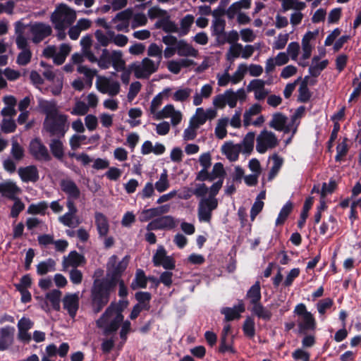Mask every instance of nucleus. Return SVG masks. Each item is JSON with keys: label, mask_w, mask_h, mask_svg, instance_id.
Returning <instances> with one entry per match:
<instances>
[{"label": "nucleus", "mask_w": 361, "mask_h": 361, "mask_svg": "<svg viewBox=\"0 0 361 361\" xmlns=\"http://www.w3.org/2000/svg\"><path fill=\"white\" fill-rule=\"evenodd\" d=\"M127 305L128 302L124 300L111 302L97 321V326L103 329L104 334L109 335L118 329L123 320L122 312Z\"/></svg>", "instance_id": "obj_1"}, {"label": "nucleus", "mask_w": 361, "mask_h": 361, "mask_svg": "<svg viewBox=\"0 0 361 361\" xmlns=\"http://www.w3.org/2000/svg\"><path fill=\"white\" fill-rule=\"evenodd\" d=\"M115 288L114 281L95 280L91 289L92 311L99 313L109 302L110 293Z\"/></svg>", "instance_id": "obj_2"}, {"label": "nucleus", "mask_w": 361, "mask_h": 361, "mask_svg": "<svg viewBox=\"0 0 361 361\" xmlns=\"http://www.w3.org/2000/svg\"><path fill=\"white\" fill-rule=\"evenodd\" d=\"M169 90V89H165L163 92L159 93L153 98L149 106V111L154 119L162 120L170 118L172 126H176L183 118V114L179 110H176L173 104H167L161 110H159L163 103V94Z\"/></svg>", "instance_id": "obj_3"}, {"label": "nucleus", "mask_w": 361, "mask_h": 361, "mask_svg": "<svg viewBox=\"0 0 361 361\" xmlns=\"http://www.w3.org/2000/svg\"><path fill=\"white\" fill-rule=\"evenodd\" d=\"M224 180H219L209 188V195L207 198H201L197 207V216L200 222L209 223L212 212L218 207V200L216 198L223 185Z\"/></svg>", "instance_id": "obj_4"}, {"label": "nucleus", "mask_w": 361, "mask_h": 361, "mask_svg": "<svg viewBox=\"0 0 361 361\" xmlns=\"http://www.w3.org/2000/svg\"><path fill=\"white\" fill-rule=\"evenodd\" d=\"M43 129L50 136L59 138L63 137L69 129L68 116L60 113L49 118H45L43 123Z\"/></svg>", "instance_id": "obj_5"}, {"label": "nucleus", "mask_w": 361, "mask_h": 361, "mask_svg": "<svg viewBox=\"0 0 361 361\" xmlns=\"http://www.w3.org/2000/svg\"><path fill=\"white\" fill-rule=\"evenodd\" d=\"M295 317V322L298 331L301 334H306L308 331H314L316 328V321L313 314L308 312L305 304L297 305L293 311Z\"/></svg>", "instance_id": "obj_6"}, {"label": "nucleus", "mask_w": 361, "mask_h": 361, "mask_svg": "<svg viewBox=\"0 0 361 361\" xmlns=\"http://www.w3.org/2000/svg\"><path fill=\"white\" fill-rule=\"evenodd\" d=\"M76 11L67 6L61 4L56 6L51 15V21L54 27H69L76 19Z\"/></svg>", "instance_id": "obj_7"}, {"label": "nucleus", "mask_w": 361, "mask_h": 361, "mask_svg": "<svg viewBox=\"0 0 361 361\" xmlns=\"http://www.w3.org/2000/svg\"><path fill=\"white\" fill-rule=\"evenodd\" d=\"M160 65L158 61H154L149 57H145L140 61H135L129 66V68L134 73L136 78L148 79L156 73Z\"/></svg>", "instance_id": "obj_8"}, {"label": "nucleus", "mask_w": 361, "mask_h": 361, "mask_svg": "<svg viewBox=\"0 0 361 361\" xmlns=\"http://www.w3.org/2000/svg\"><path fill=\"white\" fill-rule=\"evenodd\" d=\"M250 6V0H240L230 5L225 14L228 20H232L236 18L238 24L246 25L251 21V19L246 13L241 11L242 9H249Z\"/></svg>", "instance_id": "obj_9"}, {"label": "nucleus", "mask_w": 361, "mask_h": 361, "mask_svg": "<svg viewBox=\"0 0 361 361\" xmlns=\"http://www.w3.org/2000/svg\"><path fill=\"white\" fill-rule=\"evenodd\" d=\"M279 145V140L276 135L269 130H263L256 138V150L260 154H264Z\"/></svg>", "instance_id": "obj_10"}, {"label": "nucleus", "mask_w": 361, "mask_h": 361, "mask_svg": "<svg viewBox=\"0 0 361 361\" xmlns=\"http://www.w3.org/2000/svg\"><path fill=\"white\" fill-rule=\"evenodd\" d=\"M116 255H112L107 263L108 276L111 279H106L108 281H114L116 286L118 279L121 274L126 270L129 262V257L126 256L123 259L118 262Z\"/></svg>", "instance_id": "obj_11"}, {"label": "nucleus", "mask_w": 361, "mask_h": 361, "mask_svg": "<svg viewBox=\"0 0 361 361\" xmlns=\"http://www.w3.org/2000/svg\"><path fill=\"white\" fill-rule=\"evenodd\" d=\"M95 85L99 92L106 94L110 97L116 96L121 91L119 82L106 76L98 75Z\"/></svg>", "instance_id": "obj_12"}, {"label": "nucleus", "mask_w": 361, "mask_h": 361, "mask_svg": "<svg viewBox=\"0 0 361 361\" xmlns=\"http://www.w3.org/2000/svg\"><path fill=\"white\" fill-rule=\"evenodd\" d=\"M28 149L30 155L37 161H49L51 159L47 147L39 138L30 141Z\"/></svg>", "instance_id": "obj_13"}, {"label": "nucleus", "mask_w": 361, "mask_h": 361, "mask_svg": "<svg viewBox=\"0 0 361 361\" xmlns=\"http://www.w3.org/2000/svg\"><path fill=\"white\" fill-rule=\"evenodd\" d=\"M32 41L34 44H39L52 33L51 27L44 23H35L30 25Z\"/></svg>", "instance_id": "obj_14"}, {"label": "nucleus", "mask_w": 361, "mask_h": 361, "mask_svg": "<svg viewBox=\"0 0 361 361\" xmlns=\"http://www.w3.org/2000/svg\"><path fill=\"white\" fill-rule=\"evenodd\" d=\"M217 115V111L216 109L209 108L204 110L202 107H198L195 114L192 116L190 120L191 125H194L198 128L204 124L206 121L209 119L212 120Z\"/></svg>", "instance_id": "obj_15"}, {"label": "nucleus", "mask_w": 361, "mask_h": 361, "mask_svg": "<svg viewBox=\"0 0 361 361\" xmlns=\"http://www.w3.org/2000/svg\"><path fill=\"white\" fill-rule=\"evenodd\" d=\"M212 104L216 109H224L226 104L230 108L236 106L237 101L234 91L231 89L226 90L223 94L215 96L213 99Z\"/></svg>", "instance_id": "obj_16"}, {"label": "nucleus", "mask_w": 361, "mask_h": 361, "mask_svg": "<svg viewBox=\"0 0 361 361\" xmlns=\"http://www.w3.org/2000/svg\"><path fill=\"white\" fill-rule=\"evenodd\" d=\"M267 82L262 79H253L247 86L249 92H253L256 100H264L269 93V90L265 87Z\"/></svg>", "instance_id": "obj_17"}, {"label": "nucleus", "mask_w": 361, "mask_h": 361, "mask_svg": "<svg viewBox=\"0 0 361 361\" xmlns=\"http://www.w3.org/2000/svg\"><path fill=\"white\" fill-rule=\"evenodd\" d=\"M153 263L154 266H161L165 269H173L175 268L173 258L166 255V250L163 246L158 247L156 253L153 256Z\"/></svg>", "instance_id": "obj_18"}, {"label": "nucleus", "mask_w": 361, "mask_h": 361, "mask_svg": "<svg viewBox=\"0 0 361 361\" xmlns=\"http://www.w3.org/2000/svg\"><path fill=\"white\" fill-rule=\"evenodd\" d=\"M176 224L174 218L171 216H163L152 220L147 225V230L172 229L176 227Z\"/></svg>", "instance_id": "obj_19"}, {"label": "nucleus", "mask_w": 361, "mask_h": 361, "mask_svg": "<svg viewBox=\"0 0 361 361\" xmlns=\"http://www.w3.org/2000/svg\"><path fill=\"white\" fill-rule=\"evenodd\" d=\"M79 293H67L63 297L62 302L63 308L67 310L71 318H74L79 308Z\"/></svg>", "instance_id": "obj_20"}, {"label": "nucleus", "mask_w": 361, "mask_h": 361, "mask_svg": "<svg viewBox=\"0 0 361 361\" xmlns=\"http://www.w3.org/2000/svg\"><path fill=\"white\" fill-rule=\"evenodd\" d=\"M288 118L282 114L281 113H276L272 116V118L270 121L269 126V127L278 130L283 131L285 133H288L292 127L290 124L287 123Z\"/></svg>", "instance_id": "obj_21"}, {"label": "nucleus", "mask_w": 361, "mask_h": 361, "mask_svg": "<svg viewBox=\"0 0 361 361\" xmlns=\"http://www.w3.org/2000/svg\"><path fill=\"white\" fill-rule=\"evenodd\" d=\"M18 173L22 181L25 183H36L39 178L38 169L35 165L20 167Z\"/></svg>", "instance_id": "obj_22"}, {"label": "nucleus", "mask_w": 361, "mask_h": 361, "mask_svg": "<svg viewBox=\"0 0 361 361\" xmlns=\"http://www.w3.org/2000/svg\"><path fill=\"white\" fill-rule=\"evenodd\" d=\"M15 329L7 326L0 328V351L8 350L13 343Z\"/></svg>", "instance_id": "obj_23"}, {"label": "nucleus", "mask_w": 361, "mask_h": 361, "mask_svg": "<svg viewBox=\"0 0 361 361\" xmlns=\"http://www.w3.org/2000/svg\"><path fill=\"white\" fill-rule=\"evenodd\" d=\"M85 263L84 257L76 251L71 252L67 257H64L62 262L63 271H68L69 268L77 269Z\"/></svg>", "instance_id": "obj_24"}, {"label": "nucleus", "mask_w": 361, "mask_h": 361, "mask_svg": "<svg viewBox=\"0 0 361 361\" xmlns=\"http://www.w3.org/2000/svg\"><path fill=\"white\" fill-rule=\"evenodd\" d=\"M319 31L315 30L314 32L308 31L305 33L302 39V54L301 56V59L305 61L308 59L312 54V45L310 44L312 40L315 39L316 37L318 35Z\"/></svg>", "instance_id": "obj_25"}, {"label": "nucleus", "mask_w": 361, "mask_h": 361, "mask_svg": "<svg viewBox=\"0 0 361 361\" xmlns=\"http://www.w3.org/2000/svg\"><path fill=\"white\" fill-rule=\"evenodd\" d=\"M61 190L68 196L67 198L78 199L80 190L76 183L71 179L66 178L60 181Z\"/></svg>", "instance_id": "obj_26"}, {"label": "nucleus", "mask_w": 361, "mask_h": 361, "mask_svg": "<svg viewBox=\"0 0 361 361\" xmlns=\"http://www.w3.org/2000/svg\"><path fill=\"white\" fill-rule=\"evenodd\" d=\"M20 192L21 189L12 181H6L0 183V193L10 200L18 197V195Z\"/></svg>", "instance_id": "obj_27"}, {"label": "nucleus", "mask_w": 361, "mask_h": 361, "mask_svg": "<svg viewBox=\"0 0 361 361\" xmlns=\"http://www.w3.org/2000/svg\"><path fill=\"white\" fill-rule=\"evenodd\" d=\"M81 46V51L85 58L91 63H94L96 61V56L91 50L92 39L90 35H86L82 37L80 42Z\"/></svg>", "instance_id": "obj_28"}, {"label": "nucleus", "mask_w": 361, "mask_h": 361, "mask_svg": "<svg viewBox=\"0 0 361 361\" xmlns=\"http://www.w3.org/2000/svg\"><path fill=\"white\" fill-rule=\"evenodd\" d=\"M154 27L157 29H161L167 33L178 32V27L175 22L171 20L170 15L166 16L161 19H158L154 24Z\"/></svg>", "instance_id": "obj_29"}, {"label": "nucleus", "mask_w": 361, "mask_h": 361, "mask_svg": "<svg viewBox=\"0 0 361 361\" xmlns=\"http://www.w3.org/2000/svg\"><path fill=\"white\" fill-rule=\"evenodd\" d=\"M261 298V286L259 281H257L247 291L245 299L249 301V304L252 307L259 303Z\"/></svg>", "instance_id": "obj_30"}, {"label": "nucleus", "mask_w": 361, "mask_h": 361, "mask_svg": "<svg viewBox=\"0 0 361 361\" xmlns=\"http://www.w3.org/2000/svg\"><path fill=\"white\" fill-rule=\"evenodd\" d=\"M213 90V86L211 84L204 85L200 92H196L194 94L192 97L193 105L200 106L202 104L204 99H209L212 96Z\"/></svg>", "instance_id": "obj_31"}, {"label": "nucleus", "mask_w": 361, "mask_h": 361, "mask_svg": "<svg viewBox=\"0 0 361 361\" xmlns=\"http://www.w3.org/2000/svg\"><path fill=\"white\" fill-rule=\"evenodd\" d=\"M245 311V307L243 301H240L238 305L233 307H224L221 312L225 315L226 321H231L240 317V313Z\"/></svg>", "instance_id": "obj_32"}, {"label": "nucleus", "mask_w": 361, "mask_h": 361, "mask_svg": "<svg viewBox=\"0 0 361 361\" xmlns=\"http://www.w3.org/2000/svg\"><path fill=\"white\" fill-rule=\"evenodd\" d=\"M177 54L183 57H197L198 56V51L195 49L191 44L186 42L185 40H179L177 47Z\"/></svg>", "instance_id": "obj_33"}, {"label": "nucleus", "mask_w": 361, "mask_h": 361, "mask_svg": "<svg viewBox=\"0 0 361 361\" xmlns=\"http://www.w3.org/2000/svg\"><path fill=\"white\" fill-rule=\"evenodd\" d=\"M95 224L100 236H106L109 230V224L107 218L101 212L94 214Z\"/></svg>", "instance_id": "obj_34"}, {"label": "nucleus", "mask_w": 361, "mask_h": 361, "mask_svg": "<svg viewBox=\"0 0 361 361\" xmlns=\"http://www.w3.org/2000/svg\"><path fill=\"white\" fill-rule=\"evenodd\" d=\"M59 221L63 226L75 228L78 227L82 222L80 218L77 213H65L59 217Z\"/></svg>", "instance_id": "obj_35"}, {"label": "nucleus", "mask_w": 361, "mask_h": 361, "mask_svg": "<svg viewBox=\"0 0 361 361\" xmlns=\"http://www.w3.org/2000/svg\"><path fill=\"white\" fill-rule=\"evenodd\" d=\"M212 15L214 17L212 24V34L216 36L217 38H220L225 34L226 21L218 16L215 11L212 13Z\"/></svg>", "instance_id": "obj_36"}, {"label": "nucleus", "mask_w": 361, "mask_h": 361, "mask_svg": "<svg viewBox=\"0 0 361 361\" xmlns=\"http://www.w3.org/2000/svg\"><path fill=\"white\" fill-rule=\"evenodd\" d=\"M39 106L40 109L46 114L45 118H49L61 113L58 110L56 104L54 101L39 99Z\"/></svg>", "instance_id": "obj_37"}, {"label": "nucleus", "mask_w": 361, "mask_h": 361, "mask_svg": "<svg viewBox=\"0 0 361 361\" xmlns=\"http://www.w3.org/2000/svg\"><path fill=\"white\" fill-rule=\"evenodd\" d=\"M20 50L16 58V63L19 66H26L28 64L32 59V53L30 50L29 42H26V44L23 46L21 48H18Z\"/></svg>", "instance_id": "obj_38"}, {"label": "nucleus", "mask_w": 361, "mask_h": 361, "mask_svg": "<svg viewBox=\"0 0 361 361\" xmlns=\"http://www.w3.org/2000/svg\"><path fill=\"white\" fill-rule=\"evenodd\" d=\"M15 27V35H16V44L17 48H21L23 46L26 44V42H28V39L25 37L24 34L25 31V25L20 21H17L14 24Z\"/></svg>", "instance_id": "obj_39"}, {"label": "nucleus", "mask_w": 361, "mask_h": 361, "mask_svg": "<svg viewBox=\"0 0 361 361\" xmlns=\"http://www.w3.org/2000/svg\"><path fill=\"white\" fill-rule=\"evenodd\" d=\"M255 134L253 132L247 133L241 143L238 144L243 154H250L254 148Z\"/></svg>", "instance_id": "obj_40"}, {"label": "nucleus", "mask_w": 361, "mask_h": 361, "mask_svg": "<svg viewBox=\"0 0 361 361\" xmlns=\"http://www.w3.org/2000/svg\"><path fill=\"white\" fill-rule=\"evenodd\" d=\"M250 311L259 319L264 321H269L272 317L271 312L261 302L251 307Z\"/></svg>", "instance_id": "obj_41"}, {"label": "nucleus", "mask_w": 361, "mask_h": 361, "mask_svg": "<svg viewBox=\"0 0 361 361\" xmlns=\"http://www.w3.org/2000/svg\"><path fill=\"white\" fill-rule=\"evenodd\" d=\"M329 62L327 60L319 61L318 56H314L312 59V63L309 68V73L313 77H317L321 72L326 68Z\"/></svg>", "instance_id": "obj_42"}, {"label": "nucleus", "mask_w": 361, "mask_h": 361, "mask_svg": "<svg viewBox=\"0 0 361 361\" xmlns=\"http://www.w3.org/2000/svg\"><path fill=\"white\" fill-rule=\"evenodd\" d=\"M111 66L116 71H124L126 62L123 59V54L121 51H112L111 52Z\"/></svg>", "instance_id": "obj_43"}, {"label": "nucleus", "mask_w": 361, "mask_h": 361, "mask_svg": "<svg viewBox=\"0 0 361 361\" xmlns=\"http://www.w3.org/2000/svg\"><path fill=\"white\" fill-rule=\"evenodd\" d=\"M192 90L189 87H179L171 95L175 102H185L190 98Z\"/></svg>", "instance_id": "obj_44"}, {"label": "nucleus", "mask_w": 361, "mask_h": 361, "mask_svg": "<svg viewBox=\"0 0 361 361\" xmlns=\"http://www.w3.org/2000/svg\"><path fill=\"white\" fill-rule=\"evenodd\" d=\"M147 278L146 277L144 271L142 269H137L130 287L133 290H136L137 288H145L147 287Z\"/></svg>", "instance_id": "obj_45"}, {"label": "nucleus", "mask_w": 361, "mask_h": 361, "mask_svg": "<svg viewBox=\"0 0 361 361\" xmlns=\"http://www.w3.org/2000/svg\"><path fill=\"white\" fill-rule=\"evenodd\" d=\"M148 57L154 58V61H158L160 65L163 58L162 47L157 45L156 43H152L149 45L147 51Z\"/></svg>", "instance_id": "obj_46"}, {"label": "nucleus", "mask_w": 361, "mask_h": 361, "mask_svg": "<svg viewBox=\"0 0 361 361\" xmlns=\"http://www.w3.org/2000/svg\"><path fill=\"white\" fill-rule=\"evenodd\" d=\"M224 153L231 161H235L238 158L240 148L238 145H233L232 143H226L222 147Z\"/></svg>", "instance_id": "obj_47"}, {"label": "nucleus", "mask_w": 361, "mask_h": 361, "mask_svg": "<svg viewBox=\"0 0 361 361\" xmlns=\"http://www.w3.org/2000/svg\"><path fill=\"white\" fill-rule=\"evenodd\" d=\"M61 291L57 289H54L46 294V299L51 303L53 309L56 311H59L61 308Z\"/></svg>", "instance_id": "obj_48"}, {"label": "nucleus", "mask_w": 361, "mask_h": 361, "mask_svg": "<svg viewBox=\"0 0 361 361\" xmlns=\"http://www.w3.org/2000/svg\"><path fill=\"white\" fill-rule=\"evenodd\" d=\"M262 111V106L259 104L252 105L245 111L243 116V124L245 127L251 125V121L254 116L259 114Z\"/></svg>", "instance_id": "obj_49"}, {"label": "nucleus", "mask_w": 361, "mask_h": 361, "mask_svg": "<svg viewBox=\"0 0 361 361\" xmlns=\"http://www.w3.org/2000/svg\"><path fill=\"white\" fill-rule=\"evenodd\" d=\"M229 123V118L227 117L221 118L218 120L215 128V135L219 139H224L226 137V127Z\"/></svg>", "instance_id": "obj_50"}, {"label": "nucleus", "mask_w": 361, "mask_h": 361, "mask_svg": "<svg viewBox=\"0 0 361 361\" xmlns=\"http://www.w3.org/2000/svg\"><path fill=\"white\" fill-rule=\"evenodd\" d=\"M49 147L52 154L57 159H61L63 157L64 149L63 143L60 139H52L49 144Z\"/></svg>", "instance_id": "obj_51"}, {"label": "nucleus", "mask_w": 361, "mask_h": 361, "mask_svg": "<svg viewBox=\"0 0 361 361\" xmlns=\"http://www.w3.org/2000/svg\"><path fill=\"white\" fill-rule=\"evenodd\" d=\"M11 154L17 161L22 160L25 156L24 148L18 142L15 137L12 138Z\"/></svg>", "instance_id": "obj_52"}, {"label": "nucleus", "mask_w": 361, "mask_h": 361, "mask_svg": "<svg viewBox=\"0 0 361 361\" xmlns=\"http://www.w3.org/2000/svg\"><path fill=\"white\" fill-rule=\"evenodd\" d=\"M94 63H97L102 69H108L111 66V51L104 49L99 58L96 57V61Z\"/></svg>", "instance_id": "obj_53"}, {"label": "nucleus", "mask_w": 361, "mask_h": 361, "mask_svg": "<svg viewBox=\"0 0 361 361\" xmlns=\"http://www.w3.org/2000/svg\"><path fill=\"white\" fill-rule=\"evenodd\" d=\"M308 78V76L305 77L304 80L302 82L298 89V100L301 102H308L312 96V94L307 87Z\"/></svg>", "instance_id": "obj_54"}, {"label": "nucleus", "mask_w": 361, "mask_h": 361, "mask_svg": "<svg viewBox=\"0 0 361 361\" xmlns=\"http://www.w3.org/2000/svg\"><path fill=\"white\" fill-rule=\"evenodd\" d=\"M77 71L79 73L84 75L86 79V83L91 87L93 78L97 75V71L96 69H91L86 66L79 65L77 67Z\"/></svg>", "instance_id": "obj_55"}, {"label": "nucleus", "mask_w": 361, "mask_h": 361, "mask_svg": "<svg viewBox=\"0 0 361 361\" xmlns=\"http://www.w3.org/2000/svg\"><path fill=\"white\" fill-rule=\"evenodd\" d=\"M281 6L283 11L289 10L300 11L306 7V4L298 0H283Z\"/></svg>", "instance_id": "obj_56"}, {"label": "nucleus", "mask_w": 361, "mask_h": 361, "mask_svg": "<svg viewBox=\"0 0 361 361\" xmlns=\"http://www.w3.org/2000/svg\"><path fill=\"white\" fill-rule=\"evenodd\" d=\"M56 263L54 259H49L41 262L37 266V272L39 275H44L49 271H55Z\"/></svg>", "instance_id": "obj_57"}, {"label": "nucleus", "mask_w": 361, "mask_h": 361, "mask_svg": "<svg viewBox=\"0 0 361 361\" xmlns=\"http://www.w3.org/2000/svg\"><path fill=\"white\" fill-rule=\"evenodd\" d=\"M48 208V203L45 201H42L36 204H31L27 210L29 214H44Z\"/></svg>", "instance_id": "obj_58"}, {"label": "nucleus", "mask_w": 361, "mask_h": 361, "mask_svg": "<svg viewBox=\"0 0 361 361\" xmlns=\"http://www.w3.org/2000/svg\"><path fill=\"white\" fill-rule=\"evenodd\" d=\"M272 160H273V166H271V170L269 173V176H268L269 180H271L274 178V177L279 173V171L283 163V159L277 154H274L272 157Z\"/></svg>", "instance_id": "obj_59"}, {"label": "nucleus", "mask_w": 361, "mask_h": 361, "mask_svg": "<svg viewBox=\"0 0 361 361\" xmlns=\"http://www.w3.org/2000/svg\"><path fill=\"white\" fill-rule=\"evenodd\" d=\"M135 299L138 301L137 305H140L145 310H149L150 308L149 301L151 300V294L148 292H137L135 293Z\"/></svg>", "instance_id": "obj_60"}, {"label": "nucleus", "mask_w": 361, "mask_h": 361, "mask_svg": "<svg viewBox=\"0 0 361 361\" xmlns=\"http://www.w3.org/2000/svg\"><path fill=\"white\" fill-rule=\"evenodd\" d=\"M170 186L168 174L166 171L160 175L159 180L155 183L154 188L159 192L166 191Z\"/></svg>", "instance_id": "obj_61"}, {"label": "nucleus", "mask_w": 361, "mask_h": 361, "mask_svg": "<svg viewBox=\"0 0 361 361\" xmlns=\"http://www.w3.org/2000/svg\"><path fill=\"white\" fill-rule=\"evenodd\" d=\"M111 30H109L106 32H104L102 30H97L94 33L95 37L97 42L102 47H107L110 43H111L112 35L110 34Z\"/></svg>", "instance_id": "obj_62"}, {"label": "nucleus", "mask_w": 361, "mask_h": 361, "mask_svg": "<svg viewBox=\"0 0 361 361\" xmlns=\"http://www.w3.org/2000/svg\"><path fill=\"white\" fill-rule=\"evenodd\" d=\"M293 209V204L290 202H286V204L282 207L281 209L279 216L276 220V225H281L283 224L286 219L288 218V215L291 212Z\"/></svg>", "instance_id": "obj_63"}, {"label": "nucleus", "mask_w": 361, "mask_h": 361, "mask_svg": "<svg viewBox=\"0 0 361 361\" xmlns=\"http://www.w3.org/2000/svg\"><path fill=\"white\" fill-rule=\"evenodd\" d=\"M130 26L132 29H135L138 27L145 26L147 23V18L145 14L142 13H137L133 14L131 17Z\"/></svg>", "instance_id": "obj_64"}]
</instances>
